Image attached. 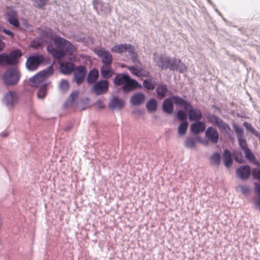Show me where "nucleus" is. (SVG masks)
Segmentation results:
<instances>
[{
	"label": "nucleus",
	"mask_w": 260,
	"mask_h": 260,
	"mask_svg": "<svg viewBox=\"0 0 260 260\" xmlns=\"http://www.w3.org/2000/svg\"><path fill=\"white\" fill-rule=\"evenodd\" d=\"M41 35L46 41H53L55 47L48 45V51L53 57L58 59L64 57L66 55L73 56L77 52L76 48L67 40L56 36L50 28H46L42 31Z\"/></svg>",
	"instance_id": "1"
},
{
	"label": "nucleus",
	"mask_w": 260,
	"mask_h": 260,
	"mask_svg": "<svg viewBox=\"0 0 260 260\" xmlns=\"http://www.w3.org/2000/svg\"><path fill=\"white\" fill-rule=\"evenodd\" d=\"M171 99L176 106L183 108L186 110H188L189 107H191L189 103L181 97L174 95L171 97Z\"/></svg>",
	"instance_id": "17"
},
{
	"label": "nucleus",
	"mask_w": 260,
	"mask_h": 260,
	"mask_svg": "<svg viewBox=\"0 0 260 260\" xmlns=\"http://www.w3.org/2000/svg\"><path fill=\"white\" fill-rule=\"evenodd\" d=\"M53 72V68L50 67L46 70H44L31 78L29 80L30 84L32 87L41 86L44 83L45 79L51 75Z\"/></svg>",
	"instance_id": "4"
},
{
	"label": "nucleus",
	"mask_w": 260,
	"mask_h": 260,
	"mask_svg": "<svg viewBox=\"0 0 260 260\" xmlns=\"http://www.w3.org/2000/svg\"><path fill=\"white\" fill-rule=\"evenodd\" d=\"M133 49V46L129 44H121L113 46L111 51L113 52L121 54L124 52L132 51Z\"/></svg>",
	"instance_id": "11"
},
{
	"label": "nucleus",
	"mask_w": 260,
	"mask_h": 260,
	"mask_svg": "<svg viewBox=\"0 0 260 260\" xmlns=\"http://www.w3.org/2000/svg\"><path fill=\"white\" fill-rule=\"evenodd\" d=\"M233 162L232 156L231 152L229 151V167L232 165Z\"/></svg>",
	"instance_id": "50"
},
{
	"label": "nucleus",
	"mask_w": 260,
	"mask_h": 260,
	"mask_svg": "<svg viewBox=\"0 0 260 260\" xmlns=\"http://www.w3.org/2000/svg\"><path fill=\"white\" fill-rule=\"evenodd\" d=\"M99 76V71L96 69L91 70L88 75L87 81L89 84L94 83L98 80Z\"/></svg>",
	"instance_id": "25"
},
{
	"label": "nucleus",
	"mask_w": 260,
	"mask_h": 260,
	"mask_svg": "<svg viewBox=\"0 0 260 260\" xmlns=\"http://www.w3.org/2000/svg\"><path fill=\"white\" fill-rule=\"evenodd\" d=\"M233 156L237 162L242 164L244 161V158L242 156V154L241 152H235L233 154Z\"/></svg>",
	"instance_id": "37"
},
{
	"label": "nucleus",
	"mask_w": 260,
	"mask_h": 260,
	"mask_svg": "<svg viewBox=\"0 0 260 260\" xmlns=\"http://www.w3.org/2000/svg\"><path fill=\"white\" fill-rule=\"evenodd\" d=\"M21 56L22 53L19 49L13 50L9 54L2 53L0 54V65H15Z\"/></svg>",
	"instance_id": "2"
},
{
	"label": "nucleus",
	"mask_w": 260,
	"mask_h": 260,
	"mask_svg": "<svg viewBox=\"0 0 260 260\" xmlns=\"http://www.w3.org/2000/svg\"><path fill=\"white\" fill-rule=\"evenodd\" d=\"M138 87L141 88V86L139 85L136 80L132 79L129 77L125 84L123 86L122 90L125 92H128Z\"/></svg>",
	"instance_id": "12"
},
{
	"label": "nucleus",
	"mask_w": 260,
	"mask_h": 260,
	"mask_svg": "<svg viewBox=\"0 0 260 260\" xmlns=\"http://www.w3.org/2000/svg\"><path fill=\"white\" fill-rule=\"evenodd\" d=\"M129 76L126 74H119L116 76L114 82L117 85L123 86L125 84L126 80L128 79Z\"/></svg>",
	"instance_id": "27"
},
{
	"label": "nucleus",
	"mask_w": 260,
	"mask_h": 260,
	"mask_svg": "<svg viewBox=\"0 0 260 260\" xmlns=\"http://www.w3.org/2000/svg\"><path fill=\"white\" fill-rule=\"evenodd\" d=\"M47 84H43L41 85L37 93V97L40 99H43L47 95Z\"/></svg>",
	"instance_id": "31"
},
{
	"label": "nucleus",
	"mask_w": 260,
	"mask_h": 260,
	"mask_svg": "<svg viewBox=\"0 0 260 260\" xmlns=\"http://www.w3.org/2000/svg\"><path fill=\"white\" fill-rule=\"evenodd\" d=\"M79 95V92L77 91L73 92L70 95L68 101L71 103H73L78 98Z\"/></svg>",
	"instance_id": "40"
},
{
	"label": "nucleus",
	"mask_w": 260,
	"mask_h": 260,
	"mask_svg": "<svg viewBox=\"0 0 260 260\" xmlns=\"http://www.w3.org/2000/svg\"><path fill=\"white\" fill-rule=\"evenodd\" d=\"M156 85V83L155 81L153 80L151 77L147 79H145L143 81V86L145 88L149 90H153L155 88Z\"/></svg>",
	"instance_id": "29"
},
{
	"label": "nucleus",
	"mask_w": 260,
	"mask_h": 260,
	"mask_svg": "<svg viewBox=\"0 0 260 260\" xmlns=\"http://www.w3.org/2000/svg\"><path fill=\"white\" fill-rule=\"evenodd\" d=\"M49 0H36V3L40 8H43Z\"/></svg>",
	"instance_id": "44"
},
{
	"label": "nucleus",
	"mask_w": 260,
	"mask_h": 260,
	"mask_svg": "<svg viewBox=\"0 0 260 260\" xmlns=\"http://www.w3.org/2000/svg\"><path fill=\"white\" fill-rule=\"evenodd\" d=\"M206 137L212 143H216L218 141L219 136L217 131L212 127H209L205 132Z\"/></svg>",
	"instance_id": "13"
},
{
	"label": "nucleus",
	"mask_w": 260,
	"mask_h": 260,
	"mask_svg": "<svg viewBox=\"0 0 260 260\" xmlns=\"http://www.w3.org/2000/svg\"><path fill=\"white\" fill-rule=\"evenodd\" d=\"M167 91V86L166 85H159L156 88L157 95L160 98L165 97Z\"/></svg>",
	"instance_id": "32"
},
{
	"label": "nucleus",
	"mask_w": 260,
	"mask_h": 260,
	"mask_svg": "<svg viewBox=\"0 0 260 260\" xmlns=\"http://www.w3.org/2000/svg\"><path fill=\"white\" fill-rule=\"evenodd\" d=\"M237 175L242 179H247L251 174V169L247 165H243L237 169Z\"/></svg>",
	"instance_id": "14"
},
{
	"label": "nucleus",
	"mask_w": 260,
	"mask_h": 260,
	"mask_svg": "<svg viewBox=\"0 0 260 260\" xmlns=\"http://www.w3.org/2000/svg\"><path fill=\"white\" fill-rule=\"evenodd\" d=\"M4 43L0 40V51H2L4 49Z\"/></svg>",
	"instance_id": "55"
},
{
	"label": "nucleus",
	"mask_w": 260,
	"mask_h": 260,
	"mask_svg": "<svg viewBox=\"0 0 260 260\" xmlns=\"http://www.w3.org/2000/svg\"><path fill=\"white\" fill-rule=\"evenodd\" d=\"M145 100V96L142 92H138L132 95L130 102L133 106H139L142 104Z\"/></svg>",
	"instance_id": "16"
},
{
	"label": "nucleus",
	"mask_w": 260,
	"mask_h": 260,
	"mask_svg": "<svg viewBox=\"0 0 260 260\" xmlns=\"http://www.w3.org/2000/svg\"><path fill=\"white\" fill-rule=\"evenodd\" d=\"M45 58L41 54L30 56L26 60L25 65L30 71H36L39 66L45 62Z\"/></svg>",
	"instance_id": "5"
},
{
	"label": "nucleus",
	"mask_w": 260,
	"mask_h": 260,
	"mask_svg": "<svg viewBox=\"0 0 260 260\" xmlns=\"http://www.w3.org/2000/svg\"><path fill=\"white\" fill-rule=\"evenodd\" d=\"M244 125L245 127V128L250 132H251L254 129L251 124L247 122H245L244 123Z\"/></svg>",
	"instance_id": "47"
},
{
	"label": "nucleus",
	"mask_w": 260,
	"mask_h": 260,
	"mask_svg": "<svg viewBox=\"0 0 260 260\" xmlns=\"http://www.w3.org/2000/svg\"><path fill=\"white\" fill-rule=\"evenodd\" d=\"M127 69L131 72V73L138 77H141V76H147V73L145 74H142V69L141 68H136L134 67H128Z\"/></svg>",
	"instance_id": "33"
},
{
	"label": "nucleus",
	"mask_w": 260,
	"mask_h": 260,
	"mask_svg": "<svg viewBox=\"0 0 260 260\" xmlns=\"http://www.w3.org/2000/svg\"><path fill=\"white\" fill-rule=\"evenodd\" d=\"M188 127V122L187 121L182 122L178 127V134L180 135H184L187 131Z\"/></svg>",
	"instance_id": "35"
},
{
	"label": "nucleus",
	"mask_w": 260,
	"mask_h": 260,
	"mask_svg": "<svg viewBox=\"0 0 260 260\" xmlns=\"http://www.w3.org/2000/svg\"><path fill=\"white\" fill-rule=\"evenodd\" d=\"M20 78V73L17 68H10L3 74V80L7 86L16 85Z\"/></svg>",
	"instance_id": "3"
},
{
	"label": "nucleus",
	"mask_w": 260,
	"mask_h": 260,
	"mask_svg": "<svg viewBox=\"0 0 260 260\" xmlns=\"http://www.w3.org/2000/svg\"><path fill=\"white\" fill-rule=\"evenodd\" d=\"M170 61L171 59L168 57L160 56L158 58L157 64L162 69H167L168 68H169Z\"/></svg>",
	"instance_id": "24"
},
{
	"label": "nucleus",
	"mask_w": 260,
	"mask_h": 260,
	"mask_svg": "<svg viewBox=\"0 0 260 260\" xmlns=\"http://www.w3.org/2000/svg\"><path fill=\"white\" fill-rule=\"evenodd\" d=\"M206 128L205 123L203 122L198 121L192 123L190 126L191 132L197 134L203 132Z\"/></svg>",
	"instance_id": "22"
},
{
	"label": "nucleus",
	"mask_w": 260,
	"mask_h": 260,
	"mask_svg": "<svg viewBox=\"0 0 260 260\" xmlns=\"http://www.w3.org/2000/svg\"><path fill=\"white\" fill-rule=\"evenodd\" d=\"M223 162L225 167H228V149H225L223 153Z\"/></svg>",
	"instance_id": "45"
},
{
	"label": "nucleus",
	"mask_w": 260,
	"mask_h": 260,
	"mask_svg": "<svg viewBox=\"0 0 260 260\" xmlns=\"http://www.w3.org/2000/svg\"><path fill=\"white\" fill-rule=\"evenodd\" d=\"M109 82L107 80H101L93 86V89L97 95L106 93L108 89Z\"/></svg>",
	"instance_id": "10"
},
{
	"label": "nucleus",
	"mask_w": 260,
	"mask_h": 260,
	"mask_svg": "<svg viewBox=\"0 0 260 260\" xmlns=\"http://www.w3.org/2000/svg\"><path fill=\"white\" fill-rule=\"evenodd\" d=\"M94 53L100 58L103 64H111L113 57L111 53L104 49H95Z\"/></svg>",
	"instance_id": "7"
},
{
	"label": "nucleus",
	"mask_w": 260,
	"mask_h": 260,
	"mask_svg": "<svg viewBox=\"0 0 260 260\" xmlns=\"http://www.w3.org/2000/svg\"><path fill=\"white\" fill-rule=\"evenodd\" d=\"M95 104L100 109H104L105 108V105L102 100H98Z\"/></svg>",
	"instance_id": "48"
},
{
	"label": "nucleus",
	"mask_w": 260,
	"mask_h": 260,
	"mask_svg": "<svg viewBox=\"0 0 260 260\" xmlns=\"http://www.w3.org/2000/svg\"><path fill=\"white\" fill-rule=\"evenodd\" d=\"M146 107L149 112H154L157 109V102L154 99H151L148 101Z\"/></svg>",
	"instance_id": "28"
},
{
	"label": "nucleus",
	"mask_w": 260,
	"mask_h": 260,
	"mask_svg": "<svg viewBox=\"0 0 260 260\" xmlns=\"http://www.w3.org/2000/svg\"><path fill=\"white\" fill-rule=\"evenodd\" d=\"M75 69V64L73 63L66 62L60 63V70L61 73L64 74H70Z\"/></svg>",
	"instance_id": "20"
},
{
	"label": "nucleus",
	"mask_w": 260,
	"mask_h": 260,
	"mask_svg": "<svg viewBox=\"0 0 260 260\" xmlns=\"http://www.w3.org/2000/svg\"><path fill=\"white\" fill-rule=\"evenodd\" d=\"M256 204L257 206L260 207V198L257 199L256 202Z\"/></svg>",
	"instance_id": "56"
},
{
	"label": "nucleus",
	"mask_w": 260,
	"mask_h": 260,
	"mask_svg": "<svg viewBox=\"0 0 260 260\" xmlns=\"http://www.w3.org/2000/svg\"><path fill=\"white\" fill-rule=\"evenodd\" d=\"M31 46L32 47H35L36 48H37L38 47L37 46H35L33 44H31Z\"/></svg>",
	"instance_id": "57"
},
{
	"label": "nucleus",
	"mask_w": 260,
	"mask_h": 260,
	"mask_svg": "<svg viewBox=\"0 0 260 260\" xmlns=\"http://www.w3.org/2000/svg\"><path fill=\"white\" fill-rule=\"evenodd\" d=\"M254 191L257 194L260 195V183L255 184Z\"/></svg>",
	"instance_id": "49"
},
{
	"label": "nucleus",
	"mask_w": 260,
	"mask_h": 260,
	"mask_svg": "<svg viewBox=\"0 0 260 260\" xmlns=\"http://www.w3.org/2000/svg\"><path fill=\"white\" fill-rule=\"evenodd\" d=\"M177 117L179 120L182 121L186 118L187 115L183 111L179 110L177 112Z\"/></svg>",
	"instance_id": "42"
},
{
	"label": "nucleus",
	"mask_w": 260,
	"mask_h": 260,
	"mask_svg": "<svg viewBox=\"0 0 260 260\" xmlns=\"http://www.w3.org/2000/svg\"><path fill=\"white\" fill-rule=\"evenodd\" d=\"M244 153L245 154V157L249 160V161L254 165H258L253 153L250 149H246V150L244 151Z\"/></svg>",
	"instance_id": "30"
},
{
	"label": "nucleus",
	"mask_w": 260,
	"mask_h": 260,
	"mask_svg": "<svg viewBox=\"0 0 260 260\" xmlns=\"http://www.w3.org/2000/svg\"><path fill=\"white\" fill-rule=\"evenodd\" d=\"M235 131L237 135V138L239 139V138H242L243 137V129L241 127L239 126H236L235 127Z\"/></svg>",
	"instance_id": "43"
},
{
	"label": "nucleus",
	"mask_w": 260,
	"mask_h": 260,
	"mask_svg": "<svg viewBox=\"0 0 260 260\" xmlns=\"http://www.w3.org/2000/svg\"><path fill=\"white\" fill-rule=\"evenodd\" d=\"M18 93L15 91H9L4 96L3 101L6 106L9 107H14L19 101Z\"/></svg>",
	"instance_id": "6"
},
{
	"label": "nucleus",
	"mask_w": 260,
	"mask_h": 260,
	"mask_svg": "<svg viewBox=\"0 0 260 260\" xmlns=\"http://www.w3.org/2000/svg\"><path fill=\"white\" fill-rule=\"evenodd\" d=\"M221 155L218 153H214L210 157V161L212 165L218 166L220 162Z\"/></svg>",
	"instance_id": "34"
},
{
	"label": "nucleus",
	"mask_w": 260,
	"mask_h": 260,
	"mask_svg": "<svg viewBox=\"0 0 260 260\" xmlns=\"http://www.w3.org/2000/svg\"><path fill=\"white\" fill-rule=\"evenodd\" d=\"M216 123H217V125L219 127H223L224 128V126H223V122L221 121V120H220L219 119H217L216 120Z\"/></svg>",
	"instance_id": "52"
},
{
	"label": "nucleus",
	"mask_w": 260,
	"mask_h": 260,
	"mask_svg": "<svg viewBox=\"0 0 260 260\" xmlns=\"http://www.w3.org/2000/svg\"><path fill=\"white\" fill-rule=\"evenodd\" d=\"M87 71L83 66H80L76 68L74 74V78L77 84H81L85 77Z\"/></svg>",
	"instance_id": "9"
},
{
	"label": "nucleus",
	"mask_w": 260,
	"mask_h": 260,
	"mask_svg": "<svg viewBox=\"0 0 260 260\" xmlns=\"http://www.w3.org/2000/svg\"><path fill=\"white\" fill-rule=\"evenodd\" d=\"M241 190L243 193H247L249 192V188L247 186H242Z\"/></svg>",
	"instance_id": "51"
},
{
	"label": "nucleus",
	"mask_w": 260,
	"mask_h": 260,
	"mask_svg": "<svg viewBox=\"0 0 260 260\" xmlns=\"http://www.w3.org/2000/svg\"><path fill=\"white\" fill-rule=\"evenodd\" d=\"M169 69L172 71H176L179 73H184L187 70V67L180 59L176 58L171 59Z\"/></svg>",
	"instance_id": "8"
},
{
	"label": "nucleus",
	"mask_w": 260,
	"mask_h": 260,
	"mask_svg": "<svg viewBox=\"0 0 260 260\" xmlns=\"http://www.w3.org/2000/svg\"><path fill=\"white\" fill-rule=\"evenodd\" d=\"M201 141L199 137H188L185 141V146L187 148H194L197 142Z\"/></svg>",
	"instance_id": "26"
},
{
	"label": "nucleus",
	"mask_w": 260,
	"mask_h": 260,
	"mask_svg": "<svg viewBox=\"0 0 260 260\" xmlns=\"http://www.w3.org/2000/svg\"><path fill=\"white\" fill-rule=\"evenodd\" d=\"M146 73H147L148 75L147 76H143V77H149L150 76V74L148 72V71H144L143 69H142V74H145Z\"/></svg>",
	"instance_id": "54"
},
{
	"label": "nucleus",
	"mask_w": 260,
	"mask_h": 260,
	"mask_svg": "<svg viewBox=\"0 0 260 260\" xmlns=\"http://www.w3.org/2000/svg\"><path fill=\"white\" fill-rule=\"evenodd\" d=\"M59 87L62 91H66L69 88V82L66 80H62L59 84Z\"/></svg>",
	"instance_id": "39"
},
{
	"label": "nucleus",
	"mask_w": 260,
	"mask_h": 260,
	"mask_svg": "<svg viewBox=\"0 0 260 260\" xmlns=\"http://www.w3.org/2000/svg\"><path fill=\"white\" fill-rule=\"evenodd\" d=\"M251 133L256 137H258L259 138L260 135H259L258 132L256 131L255 129H254Z\"/></svg>",
	"instance_id": "53"
},
{
	"label": "nucleus",
	"mask_w": 260,
	"mask_h": 260,
	"mask_svg": "<svg viewBox=\"0 0 260 260\" xmlns=\"http://www.w3.org/2000/svg\"><path fill=\"white\" fill-rule=\"evenodd\" d=\"M8 21L15 27L19 26V22L17 18V13L15 11L9 10L6 14Z\"/></svg>",
	"instance_id": "18"
},
{
	"label": "nucleus",
	"mask_w": 260,
	"mask_h": 260,
	"mask_svg": "<svg viewBox=\"0 0 260 260\" xmlns=\"http://www.w3.org/2000/svg\"><path fill=\"white\" fill-rule=\"evenodd\" d=\"M188 109V115L190 120L199 121L202 118V112L200 109L194 108L192 105Z\"/></svg>",
	"instance_id": "15"
},
{
	"label": "nucleus",
	"mask_w": 260,
	"mask_h": 260,
	"mask_svg": "<svg viewBox=\"0 0 260 260\" xmlns=\"http://www.w3.org/2000/svg\"><path fill=\"white\" fill-rule=\"evenodd\" d=\"M252 173L254 179L260 180V167L253 169Z\"/></svg>",
	"instance_id": "41"
},
{
	"label": "nucleus",
	"mask_w": 260,
	"mask_h": 260,
	"mask_svg": "<svg viewBox=\"0 0 260 260\" xmlns=\"http://www.w3.org/2000/svg\"><path fill=\"white\" fill-rule=\"evenodd\" d=\"M238 140L239 141V145L241 149L243 151L246 150V149H249L247 144L246 139L244 137L239 138V139H238Z\"/></svg>",
	"instance_id": "38"
},
{
	"label": "nucleus",
	"mask_w": 260,
	"mask_h": 260,
	"mask_svg": "<svg viewBox=\"0 0 260 260\" xmlns=\"http://www.w3.org/2000/svg\"><path fill=\"white\" fill-rule=\"evenodd\" d=\"M0 30L3 31L6 35H8L11 36L12 38H13L14 36L13 32H12L11 31H10L9 30L6 29V28H0Z\"/></svg>",
	"instance_id": "46"
},
{
	"label": "nucleus",
	"mask_w": 260,
	"mask_h": 260,
	"mask_svg": "<svg viewBox=\"0 0 260 260\" xmlns=\"http://www.w3.org/2000/svg\"><path fill=\"white\" fill-rule=\"evenodd\" d=\"M125 105V102L123 100L119 99L117 96L113 97L110 103L109 107L112 109L120 110L122 109Z\"/></svg>",
	"instance_id": "19"
},
{
	"label": "nucleus",
	"mask_w": 260,
	"mask_h": 260,
	"mask_svg": "<svg viewBox=\"0 0 260 260\" xmlns=\"http://www.w3.org/2000/svg\"><path fill=\"white\" fill-rule=\"evenodd\" d=\"M114 73L112 70L111 64H103L101 69V74L104 78H109Z\"/></svg>",
	"instance_id": "23"
},
{
	"label": "nucleus",
	"mask_w": 260,
	"mask_h": 260,
	"mask_svg": "<svg viewBox=\"0 0 260 260\" xmlns=\"http://www.w3.org/2000/svg\"><path fill=\"white\" fill-rule=\"evenodd\" d=\"M128 54L131 57L132 61L135 63H140L138 59V54L135 51V47L133 46V49L132 51H129Z\"/></svg>",
	"instance_id": "36"
},
{
	"label": "nucleus",
	"mask_w": 260,
	"mask_h": 260,
	"mask_svg": "<svg viewBox=\"0 0 260 260\" xmlns=\"http://www.w3.org/2000/svg\"><path fill=\"white\" fill-rule=\"evenodd\" d=\"M173 102L171 98L166 99L164 100L162 104V109L165 113L169 114H171L173 113L174 110Z\"/></svg>",
	"instance_id": "21"
}]
</instances>
